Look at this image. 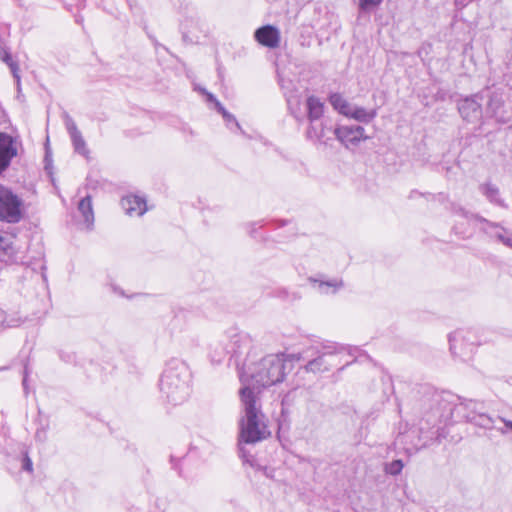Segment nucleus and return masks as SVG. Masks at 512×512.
<instances>
[{
	"label": "nucleus",
	"instance_id": "f257e3e1",
	"mask_svg": "<svg viewBox=\"0 0 512 512\" xmlns=\"http://www.w3.org/2000/svg\"><path fill=\"white\" fill-rule=\"evenodd\" d=\"M244 416L240 421L239 453L241 458L249 462L244 444H254L270 436V431L264 422L259 398L249 387L240 390Z\"/></svg>",
	"mask_w": 512,
	"mask_h": 512
},
{
	"label": "nucleus",
	"instance_id": "4c0bfd02",
	"mask_svg": "<svg viewBox=\"0 0 512 512\" xmlns=\"http://www.w3.org/2000/svg\"><path fill=\"white\" fill-rule=\"evenodd\" d=\"M200 91H201L204 95H206V96H207V100H208L209 102H213V103H215V104H216V101H218V100L216 99V97H215L212 93H209V92H208V91H206V89H204V88H203V89H200Z\"/></svg>",
	"mask_w": 512,
	"mask_h": 512
},
{
	"label": "nucleus",
	"instance_id": "a18cd8bd",
	"mask_svg": "<svg viewBox=\"0 0 512 512\" xmlns=\"http://www.w3.org/2000/svg\"><path fill=\"white\" fill-rule=\"evenodd\" d=\"M418 194L416 191H412L410 194V198H414Z\"/></svg>",
	"mask_w": 512,
	"mask_h": 512
},
{
	"label": "nucleus",
	"instance_id": "6e6552de",
	"mask_svg": "<svg viewBox=\"0 0 512 512\" xmlns=\"http://www.w3.org/2000/svg\"><path fill=\"white\" fill-rule=\"evenodd\" d=\"M227 335L232 357L240 358L249 355L253 347V339L248 333L232 328L227 331Z\"/></svg>",
	"mask_w": 512,
	"mask_h": 512
},
{
	"label": "nucleus",
	"instance_id": "412c9836",
	"mask_svg": "<svg viewBox=\"0 0 512 512\" xmlns=\"http://www.w3.org/2000/svg\"><path fill=\"white\" fill-rule=\"evenodd\" d=\"M464 418L466 419V421L471 422L480 428H494L493 418L486 414L484 411L479 412V414H465Z\"/></svg>",
	"mask_w": 512,
	"mask_h": 512
},
{
	"label": "nucleus",
	"instance_id": "f704fd0d",
	"mask_svg": "<svg viewBox=\"0 0 512 512\" xmlns=\"http://www.w3.org/2000/svg\"><path fill=\"white\" fill-rule=\"evenodd\" d=\"M504 81L506 85L512 89V63L507 65V70L503 75Z\"/></svg>",
	"mask_w": 512,
	"mask_h": 512
},
{
	"label": "nucleus",
	"instance_id": "5701e85b",
	"mask_svg": "<svg viewBox=\"0 0 512 512\" xmlns=\"http://www.w3.org/2000/svg\"><path fill=\"white\" fill-rule=\"evenodd\" d=\"M310 281L313 283H317L319 291L325 294H328L330 292L335 293L338 289L343 287V281L341 279L322 281L311 278Z\"/></svg>",
	"mask_w": 512,
	"mask_h": 512
},
{
	"label": "nucleus",
	"instance_id": "7ed1b4c3",
	"mask_svg": "<svg viewBox=\"0 0 512 512\" xmlns=\"http://www.w3.org/2000/svg\"><path fill=\"white\" fill-rule=\"evenodd\" d=\"M247 367L246 375L249 378L248 386L253 392L255 389L266 388L281 383L285 378L284 354H269L257 363L248 364L246 359L242 362Z\"/></svg>",
	"mask_w": 512,
	"mask_h": 512
},
{
	"label": "nucleus",
	"instance_id": "aec40b11",
	"mask_svg": "<svg viewBox=\"0 0 512 512\" xmlns=\"http://www.w3.org/2000/svg\"><path fill=\"white\" fill-rule=\"evenodd\" d=\"M482 194L491 202L501 207H507L504 200L500 197L498 187L492 183H484L480 186Z\"/></svg>",
	"mask_w": 512,
	"mask_h": 512
},
{
	"label": "nucleus",
	"instance_id": "7c9ffc66",
	"mask_svg": "<svg viewBox=\"0 0 512 512\" xmlns=\"http://www.w3.org/2000/svg\"><path fill=\"white\" fill-rule=\"evenodd\" d=\"M495 237L501 241L504 245L512 248V235H507V231L503 228L495 233Z\"/></svg>",
	"mask_w": 512,
	"mask_h": 512
},
{
	"label": "nucleus",
	"instance_id": "2eb2a0df",
	"mask_svg": "<svg viewBox=\"0 0 512 512\" xmlns=\"http://www.w3.org/2000/svg\"><path fill=\"white\" fill-rule=\"evenodd\" d=\"M17 249L14 245V237L0 235V262L11 264L17 261Z\"/></svg>",
	"mask_w": 512,
	"mask_h": 512
},
{
	"label": "nucleus",
	"instance_id": "423d86ee",
	"mask_svg": "<svg viewBox=\"0 0 512 512\" xmlns=\"http://www.w3.org/2000/svg\"><path fill=\"white\" fill-rule=\"evenodd\" d=\"M482 102L481 91L459 99L457 101V109L462 119L467 123L481 127L485 116Z\"/></svg>",
	"mask_w": 512,
	"mask_h": 512
},
{
	"label": "nucleus",
	"instance_id": "f03ea898",
	"mask_svg": "<svg viewBox=\"0 0 512 512\" xmlns=\"http://www.w3.org/2000/svg\"><path fill=\"white\" fill-rule=\"evenodd\" d=\"M191 372L179 359L167 362L159 381L160 391L168 403L179 405L190 395Z\"/></svg>",
	"mask_w": 512,
	"mask_h": 512
},
{
	"label": "nucleus",
	"instance_id": "bb28decb",
	"mask_svg": "<svg viewBox=\"0 0 512 512\" xmlns=\"http://www.w3.org/2000/svg\"><path fill=\"white\" fill-rule=\"evenodd\" d=\"M70 138L75 152L84 157H88L89 149L87 148L86 142L81 132L71 135Z\"/></svg>",
	"mask_w": 512,
	"mask_h": 512
},
{
	"label": "nucleus",
	"instance_id": "79ce46f5",
	"mask_svg": "<svg viewBox=\"0 0 512 512\" xmlns=\"http://www.w3.org/2000/svg\"><path fill=\"white\" fill-rule=\"evenodd\" d=\"M500 420L504 423L506 428L512 430V421L506 420L504 418H500Z\"/></svg>",
	"mask_w": 512,
	"mask_h": 512
},
{
	"label": "nucleus",
	"instance_id": "a878e982",
	"mask_svg": "<svg viewBox=\"0 0 512 512\" xmlns=\"http://www.w3.org/2000/svg\"><path fill=\"white\" fill-rule=\"evenodd\" d=\"M329 102L335 110L346 116L351 104L339 93H333L329 97Z\"/></svg>",
	"mask_w": 512,
	"mask_h": 512
},
{
	"label": "nucleus",
	"instance_id": "20e7f679",
	"mask_svg": "<svg viewBox=\"0 0 512 512\" xmlns=\"http://www.w3.org/2000/svg\"><path fill=\"white\" fill-rule=\"evenodd\" d=\"M482 99L486 101L485 117L494 119L497 123L506 124L512 120V109L505 101L504 89L497 86L481 90Z\"/></svg>",
	"mask_w": 512,
	"mask_h": 512
},
{
	"label": "nucleus",
	"instance_id": "2f4dec72",
	"mask_svg": "<svg viewBox=\"0 0 512 512\" xmlns=\"http://www.w3.org/2000/svg\"><path fill=\"white\" fill-rule=\"evenodd\" d=\"M223 118L227 124V126H230L233 125L237 130L241 131V133H244L240 124L238 123V121L236 120L235 116L232 115L231 113L229 112H225L224 115H223Z\"/></svg>",
	"mask_w": 512,
	"mask_h": 512
},
{
	"label": "nucleus",
	"instance_id": "c756f323",
	"mask_svg": "<svg viewBox=\"0 0 512 512\" xmlns=\"http://www.w3.org/2000/svg\"><path fill=\"white\" fill-rule=\"evenodd\" d=\"M63 120L69 136L80 132L75 121L67 112L63 113Z\"/></svg>",
	"mask_w": 512,
	"mask_h": 512
},
{
	"label": "nucleus",
	"instance_id": "e433bc0d",
	"mask_svg": "<svg viewBox=\"0 0 512 512\" xmlns=\"http://www.w3.org/2000/svg\"><path fill=\"white\" fill-rule=\"evenodd\" d=\"M295 394V390L289 391L282 399V406L289 405L293 401Z\"/></svg>",
	"mask_w": 512,
	"mask_h": 512
},
{
	"label": "nucleus",
	"instance_id": "b1692460",
	"mask_svg": "<svg viewBox=\"0 0 512 512\" xmlns=\"http://www.w3.org/2000/svg\"><path fill=\"white\" fill-rule=\"evenodd\" d=\"M344 351L343 346H339L337 344H325L321 347L320 350L317 351L320 355L326 357L330 361H335L337 365L340 363L338 361L339 354Z\"/></svg>",
	"mask_w": 512,
	"mask_h": 512
},
{
	"label": "nucleus",
	"instance_id": "9b49d317",
	"mask_svg": "<svg viewBox=\"0 0 512 512\" xmlns=\"http://www.w3.org/2000/svg\"><path fill=\"white\" fill-rule=\"evenodd\" d=\"M362 126H341L336 128V139L347 148L356 146L361 140L367 139Z\"/></svg>",
	"mask_w": 512,
	"mask_h": 512
},
{
	"label": "nucleus",
	"instance_id": "f3484780",
	"mask_svg": "<svg viewBox=\"0 0 512 512\" xmlns=\"http://www.w3.org/2000/svg\"><path fill=\"white\" fill-rule=\"evenodd\" d=\"M307 115L310 124L318 123L323 118L324 104L319 98L315 96H309L306 100Z\"/></svg>",
	"mask_w": 512,
	"mask_h": 512
},
{
	"label": "nucleus",
	"instance_id": "cd10ccee",
	"mask_svg": "<svg viewBox=\"0 0 512 512\" xmlns=\"http://www.w3.org/2000/svg\"><path fill=\"white\" fill-rule=\"evenodd\" d=\"M434 435L435 432H423V429L421 428L417 441L413 443L415 450L419 451L431 445Z\"/></svg>",
	"mask_w": 512,
	"mask_h": 512
},
{
	"label": "nucleus",
	"instance_id": "4be33fe9",
	"mask_svg": "<svg viewBox=\"0 0 512 512\" xmlns=\"http://www.w3.org/2000/svg\"><path fill=\"white\" fill-rule=\"evenodd\" d=\"M454 411L464 416L465 414H479L484 411V404L474 400H466L456 405Z\"/></svg>",
	"mask_w": 512,
	"mask_h": 512
},
{
	"label": "nucleus",
	"instance_id": "4468645a",
	"mask_svg": "<svg viewBox=\"0 0 512 512\" xmlns=\"http://www.w3.org/2000/svg\"><path fill=\"white\" fill-rule=\"evenodd\" d=\"M121 206L130 216H142L147 211L146 200L137 195L123 197Z\"/></svg>",
	"mask_w": 512,
	"mask_h": 512
},
{
	"label": "nucleus",
	"instance_id": "a19ab883",
	"mask_svg": "<svg viewBox=\"0 0 512 512\" xmlns=\"http://www.w3.org/2000/svg\"><path fill=\"white\" fill-rule=\"evenodd\" d=\"M215 107L217 111L222 114V116L224 115L225 112H228L219 101H216Z\"/></svg>",
	"mask_w": 512,
	"mask_h": 512
},
{
	"label": "nucleus",
	"instance_id": "a211bd4d",
	"mask_svg": "<svg viewBox=\"0 0 512 512\" xmlns=\"http://www.w3.org/2000/svg\"><path fill=\"white\" fill-rule=\"evenodd\" d=\"M377 115L376 110H367L363 107L351 105L347 117L353 118L359 122L369 123Z\"/></svg>",
	"mask_w": 512,
	"mask_h": 512
},
{
	"label": "nucleus",
	"instance_id": "c03bdc74",
	"mask_svg": "<svg viewBox=\"0 0 512 512\" xmlns=\"http://www.w3.org/2000/svg\"><path fill=\"white\" fill-rule=\"evenodd\" d=\"M483 221H484V222H487V223L489 224V226H491V227H496V228L498 227V225H497V224L490 223V222H488V221H487V220H485V219H483Z\"/></svg>",
	"mask_w": 512,
	"mask_h": 512
},
{
	"label": "nucleus",
	"instance_id": "ddd939ff",
	"mask_svg": "<svg viewBox=\"0 0 512 512\" xmlns=\"http://www.w3.org/2000/svg\"><path fill=\"white\" fill-rule=\"evenodd\" d=\"M228 341L229 337L226 331L210 342L209 357L213 363H221L228 355H231Z\"/></svg>",
	"mask_w": 512,
	"mask_h": 512
},
{
	"label": "nucleus",
	"instance_id": "f8f14e48",
	"mask_svg": "<svg viewBox=\"0 0 512 512\" xmlns=\"http://www.w3.org/2000/svg\"><path fill=\"white\" fill-rule=\"evenodd\" d=\"M256 41L268 48H277L280 43V31L273 25H264L256 29L254 33Z\"/></svg>",
	"mask_w": 512,
	"mask_h": 512
},
{
	"label": "nucleus",
	"instance_id": "58836bf2",
	"mask_svg": "<svg viewBox=\"0 0 512 512\" xmlns=\"http://www.w3.org/2000/svg\"><path fill=\"white\" fill-rule=\"evenodd\" d=\"M284 359H285V362L287 360H297V361H299L300 359H302V356H301L300 353H298V354H291V355H287V356L284 354Z\"/></svg>",
	"mask_w": 512,
	"mask_h": 512
},
{
	"label": "nucleus",
	"instance_id": "393cba45",
	"mask_svg": "<svg viewBox=\"0 0 512 512\" xmlns=\"http://www.w3.org/2000/svg\"><path fill=\"white\" fill-rule=\"evenodd\" d=\"M0 59L5 64L8 65V67L11 70V73H12L14 79L17 82V85L19 86L20 85L19 66H18L17 62H15L12 59L11 54H10V52L7 49L0 47Z\"/></svg>",
	"mask_w": 512,
	"mask_h": 512
},
{
	"label": "nucleus",
	"instance_id": "473e14b6",
	"mask_svg": "<svg viewBox=\"0 0 512 512\" xmlns=\"http://www.w3.org/2000/svg\"><path fill=\"white\" fill-rule=\"evenodd\" d=\"M48 425L37 428L35 432V440L40 443H44L47 440Z\"/></svg>",
	"mask_w": 512,
	"mask_h": 512
},
{
	"label": "nucleus",
	"instance_id": "dca6fc26",
	"mask_svg": "<svg viewBox=\"0 0 512 512\" xmlns=\"http://www.w3.org/2000/svg\"><path fill=\"white\" fill-rule=\"evenodd\" d=\"M337 366L335 361H330L326 357L317 353V356L308 361L304 366V370L308 373H324L329 371L332 367Z\"/></svg>",
	"mask_w": 512,
	"mask_h": 512
},
{
	"label": "nucleus",
	"instance_id": "37998d69",
	"mask_svg": "<svg viewBox=\"0 0 512 512\" xmlns=\"http://www.w3.org/2000/svg\"><path fill=\"white\" fill-rule=\"evenodd\" d=\"M456 212H457V213H459V214H461V215H463V216H465V217H467V216H468V212H466L463 208H458V209L456 210Z\"/></svg>",
	"mask_w": 512,
	"mask_h": 512
},
{
	"label": "nucleus",
	"instance_id": "c85d7f7f",
	"mask_svg": "<svg viewBox=\"0 0 512 512\" xmlns=\"http://www.w3.org/2000/svg\"><path fill=\"white\" fill-rule=\"evenodd\" d=\"M403 467H404L403 461L400 459H397L390 463H386L384 465V472L386 474H389L392 476H397L402 472Z\"/></svg>",
	"mask_w": 512,
	"mask_h": 512
},
{
	"label": "nucleus",
	"instance_id": "1a4fd4ad",
	"mask_svg": "<svg viewBox=\"0 0 512 512\" xmlns=\"http://www.w3.org/2000/svg\"><path fill=\"white\" fill-rule=\"evenodd\" d=\"M471 332L455 331L449 335L450 350L454 355L467 357L474 351L475 342Z\"/></svg>",
	"mask_w": 512,
	"mask_h": 512
},
{
	"label": "nucleus",
	"instance_id": "c9c22d12",
	"mask_svg": "<svg viewBox=\"0 0 512 512\" xmlns=\"http://www.w3.org/2000/svg\"><path fill=\"white\" fill-rule=\"evenodd\" d=\"M22 468L29 473L33 471V463L27 453L24 455Z\"/></svg>",
	"mask_w": 512,
	"mask_h": 512
},
{
	"label": "nucleus",
	"instance_id": "9d476101",
	"mask_svg": "<svg viewBox=\"0 0 512 512\" xmlns=\"http://www.w3.org/2000/svg\"><path fill=\"white\" fill-rule=\"evenodd\" d=\"M16 156V139L8 133L0 132V169L5 171Z\"/></svg>",
	"mask_w": 512,
	"mask_h": 512
},
{
	"label": "nucleus",
	"instance_id": "72a5a7b5",
	"mask_svg": "<svg viewBox=\"0 0 512 512\" xmlns=\"http://www.w3.org/2000/svg\"><path fill=\"white\" fill-rule=\"evenodd\" d=\"M382 0H359V6L362 10L379 5Z\"/></svg>",
	"mask_w": 512,
	"mask_h": 512
},
{
	"label": "nucleus",
	"instance_id": "6ab92c4d",
	"mask_svg": "<svg viewBox=\"0 0 512 512\" xmlns=\"http://www.w3.org/2000/svg\"><path fill=\"white\" fill-rule=\"evenodd\" d=\"M78 211L82 215L86 227L90 229L94 223V212L90 196H86L79 201Z\"/></svg>",
	"mask_w": 512,
	"mask_h": 512
},
{
	"label": "nucleus",
	"instance_id": "39448f33",
	"mask_svg": "<svg viewBox=\"0 0 512 512\" xmlns=\"http://www.w3.org/2000/svg\"><path fill=\"white\" fill-rule=\"evenodd\" d=\"M25 214L24 200L10 187L0 184V221L17 224Z\"/></svg>",
	"mask_w": 512,
	"mask_h": 512
},
{
	"label": "nucleus",
	"instance_id": "ea45409f",
	"mask_svg": "<svg viewBox=\"0 0 512 512\" xmlns=\"http://www.w3.org/2000/svg\"><path fill=\"white\" fill-rule=\"evenodd\" d=\"M27 378H28V366L25 365L24 367V376H23V387L26 390L27 389Z\"/></svg>",
	"mask_w": 512,
	"mask_h": 512
},
{
	"label": "nucleus",
	"instance_id": "0eeeda50",
	"mask_svg": "<svg viewBox=\"0 0 512 512\" xmlns=\"http://www.w3.org/2000/svg\"><path fill=\"white\" fill-rule=\"evenodd\" d=\"M306 137L315 143L329 145L330 141L336 138V127L330 119H322L318 123L309 125Z\"/></svg>",
	"mask_w": 512,
	"mask_h": 512
}]
</instances>
